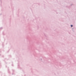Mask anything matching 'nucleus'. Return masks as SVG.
<instances>
[{
  "label": "nucleus",
  "mask_w": 76,
  "mask_h": 76,
  "mask_svg": "<svg viewBox=\"0 0 76 76\" xmlns=\"http://www.w3.org/2000/svg\"><path fill=\"white\" fill-rule=\"evenodd\" d=\"M12 66H13V64H12Z\"/></svg>",
  "instance_id": "obj_9"
},
{
  "label": "nucleus",
  "mask_w": 76,
  "mask_h": 76,
  "mask_svg": "<svg viewBox=\"0 0 76 76\" xmlns=\"http://www.w3.org/2000/svg\"><path fill=\"white\" fill-rule=\"evenodd\" d=\"M73 25H71V28H72V27H73Z\"/></svg>",
  "instance_id": "obj_1"
},
{
  "label": "nucleus",
  "mask_w": 76,
  "mask_h": 76,
  "mask_svg": "<svg viewBox=\"0 0 76 76\" xmlns=\"http://www.w3.org/2000/svg\"><path fill=\"white\" fill-rule=\"evenodd\" d=\"M0 56H1V54H0Z\"/></svg>",
  "instance_id": "obj_11"
},
{
  "label": "nucleus",
  "mask_w": 76,
  "mask_h": 76,
  "mask_svg": "<svg viewBox=\"0 0 76 76\" xmlns=\"http://www.w3.org/2000/svg\"><path fill=\"white\" fill-rule=\"evenodd\" d=\"M3 29L2 27H1V28H0V29Z\"/></svg>",
  "instance_id": "obj_2"
},
{
  "label": "nucleus",
  "mask_w": 76,
  "mask_h": 76,
  "mask_svg": "<svg viewBox=\"0 0 76 76\" xmlns=\"http://www.w3.org/2000/svg\"><path fill=\"white\" fill-rule=\"evenodd\" d=\"M8 73H10V72L9 71V69H8Z\"/></svg>",
  "instance_id": "obj_3"
},
{
  "label": "nucleus",
  "mask_w": 76,
  "mask_h": 76,
  "mask_svg": "<svg viewBox=\"0 0 76 76\" xmlns=\"http://www.w3.org/2000/svg\"><path fill=\"white\" fill-rule=\"evenodd\" d=\"M41 60H42V59H41Z\"/></svg>",
  "instance_id": "obj_8"
},
{
  "label": "nucleus",
  "mask_w": 76,
  "mask_h": 76,
  "mask_svg": "<svg viewBox=\"0 0 76 76\" xmlns=\"http://www.w3.org/2000/svg\"><path fill=\"white\" fill-rule=\"evenodd\" d=\"M12 75H13V73H12Z\"/></svg>",
  "instance_id": "obj_7"
},
{
  "label": "nucleus",
  "mask_w": 76,
  "mask_h": 76,
  "mask_svg": "<svg viewBox=\"0 0 76 76\" xmlns=\"http://www.w3.org/2000/svg\"><path fill=\"white\" fill-rule=\"evenodd\" d=\"M72 5H73V4H71V6H72Z\"/></svg>",
  "instance_id": "obj_5"
},
{
  "label": "nucleus",
  "mask_w": 76,
  "mask_h": 76,
  "mask_svg": "<svg viewBox=\"0 0 76 76\" xmlns=\"http://www.w3.org/2000/svg\"><path fill=\"white\" fill-rule=\"evenodd\" d=\"M72 29H73V28H72Z\"/></svg>",
  "instance_id": "obj_12"
},
{
  "label": "nucleus",
  "mask_w": 76,
  "mask_h": 76,
  "mask_svg": "<svg viewBox=\"0 0 76 76\" xmlns=\"http://www.w3.org/2000/svg\"><path fill=\"white\" fill-rule=\"evenodd\" d=\"M7 67V66H6V67Z\"/></svg>",
  "instance_id": "obj_10"
},
{
  "label": "nucleus",
  "mask_w": 76,
  "mask_h": 76,
  "mask_svg": "<svg viewBox=\"0 0 76 76\" xmlns=\"http://www.w3.org/2000/svg\"><path fill=\"white\" fill-rule=\"evenodd\" d=\"M67 7V8H69V7Z\"/></svg>",
  "instance_id": "obj_6"
},
{
  "label": "nucleus",
  "mask_w": 76,
  "mask_h": 76,
  "mask_svg": "<svg viewBox=\"0 0 76 76\" xmlns=\"http://www.w3.org/2000/svg\"><path fill=\"white\" fill-rule=\"evenodd\" d=\"M12 70L13 72H14V70Z\"/></svg>",
  "instance_id": "obj_4"
}]
</instances>
